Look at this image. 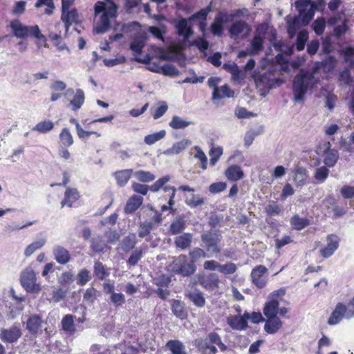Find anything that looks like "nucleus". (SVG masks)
Here are the masks:
<instances>
[{
    "label": "nucleus",
    "mask_w": 354,
    "mask_h": 354,
    "mask_svg": "<svg viewBox=\"0 0 354 354\" xmlns=\"http://www.w3.org/2000/svg\"><path fill=\"white\" fill-rule=\"evenodd\" d=\"M285 295L283 289L272 292L263 308V315L267 318L264 324V330L268 334L277 333L283 326V322L277 316L284 317L290 310L288 307H279V301Z\"/></svg>",
    "instance_id": "obj_1"
},
{
    "label": "nucleus",
    "mask_w": 354,
    "mask_h": 354,
    "mask_svg": "<svg viewBox=\"0 0 354 354\" xmlns=\"http://www.w3.org/2000/svg\"><path fill=\"white\" fill-rule=\"evenodd\" d=\"M104 1H97L94 6L95 15L98 17L94 31L97 34L108 32L113 26L114 30H116L119 26L117 22L118 5L113 0Z\"/></svg>",
    "instance_id": "obj_2"
},
{
    "label": "nucleus",
    "mask_w": 354,
    "mask_h": 354,
    "mask_svg": "<svg viewBox=\"0 0 354 354\" xmlns=\"http://www.w3.org/2000/svg\"><path fill=\"white\" fill-rule=\"evenodd\" d=\"M315 77L313 73L301 71L293 80L292 90L296 101L302 100L308 89L313 85Z\"/></svg>",
    "instance_id": "obj_3"
},
{
    "label": "nucleus",
    "mask_w": 354,
    "mask_h": 354,
    "mask_svg": "<svg viewBox=\"0 0 354 354\" xmlns=\"http://www.w3.org/2000/svg\"><path fill=\"white\" fill-rule=\"evenodd\" d=\"M222 238L221 233L218 230H210L201 234V241L209 257L221 253Z\"/></svg>",
    "instance_id": "obj_4"
},
{
    "label": "nucleus",
    "mask_w": 354,
    "mask_h": 354,
    "mask_svg": "<svg viewBox=\"0 0 354 354\" xmlns=\"http://www.w3.org/2000/svg\"><path fill=\"white\" fill-rule=\"evenodd\" d=\"M353 317L354 305L351 304V301H349L347 306L342 302H338L328 319V324L330 326L336 325L344 317L351 319Z\"/></svg>",
    "instance_id": "obj_5"
},
{
    "label": "nucleus",
    "mask_w": 354,
    "mask_h": 354,
    "mask_svg": "<svg viewBox=\"0 0 354 354\" xmlns=\"http://www.w3.org/2000/svg\"><path fill=\"white\" fill-rule=\"evenodd\" d=\"M174 272L183 277H189L196 270V266L185 254H180L174 261Z\"/></svg>",
    "instance_id": "obj_6"
},
{
    "label": "nucleus",
    "mask_w": 354,
    "mask_h": 354,
    "mask_svg": "<svg viewBox=\"0 0 354 354\" xmlns=\"http://www.w3.org/2000/svg\"><path fill=\"white\" fill-rule=\"evenodd\" d=\"M36 281V274L32 268L27 267L21 272L20 282L28 292L38 293L40 292L41 286Z\"/></svg>",
    "instance_id": "obj_7"
},
{
    "label": "nucleus",
    "mask_w": 354,
    "mask_h": 354,
    "mask_svg": "<svg viewBox=\"0 0 354 354\" xmlns=\"http://www.w3.org/2000/svg\"><path fill=\"white\" fill-rule=\"evenodd\" d=\"M268 271V268L263 265L257 266L252 270V282L258 288H263L266 286Z\"/></svg>",
    "instance_id": "obj_8"
},
{
    "label": "nucleus",
    "mask_w": 354,
    "mask_h": 354,
    "mask_svg": "<svg viewBox=\"0 0 354 354\" xmlns=\"http://www.w3.org/2000/svg\"><path fill=\"white\" fill-rule=\"evenodd\" d=\"M250 32V26L243 20H239L234 22L229 28V34L232 38L239 37L245 38Z\"/></svg>",
    "instance_id": "obj_9"
},
{
    "label": "nucleus",
    "mask_w": 354,
    "mask_h": 354,
    "mask_svg": "<svg viewBox=\"0 0 354 354\" xmlns=\"http://www.w3.org/2000/svg\"><path fill=\"white\" fill-rule=\"evenodd\" d=\"M199 284L206 290L213 291L218 288L220 280L216 273H209L198 276Z\"/></svg>",
    "instance_id": "obj_10"
},
{
    "label": "nucleus",
    "mask_w": 354,
    "mask_h": 354,
    "mask_svg": "<svg viewBox=\"0 0 354 354\" xmlns=\"http://www.w3.org/2000/svg\"><path fill=\"white\" fill-rule=\"evenodd\" d=\"M21 330L17 326L0 330V339L4 343L13 344L21 337Z\"/></svg>",
    "instance_id": "obj_11"
},
{
    "label": "nucleus",
    "mask_w": 354,
    "mask_h": 354,
    "mask_svg": "<svg viewBox=\"0 0 354 354\" xmlns=\"http://www.w3.org/2000/svg\"><path fill=\"white\" fill-rule=\"evenodd\" d=\"M75 316L71 314L65 315L60 323V330L67 337H74L77 333V328L75 324Z\"/></svg>",
    "instance_id": "obj_12"
},
{
    "label": "nucleus",
    "mask_w": 354,
    "mask_h": 354,
    "mask_svg": "<svg viewBox=\"0 0 354 354\" xmlns=\"http://www.w3.org/2000/svg\"><path fill=\"white\" fill-rule=\"evenodd\" d=\"M327 244L319 251L324 258H328L333 254L339 247V239L334 234H330L326 237Z\"/></svg>",
    "instance_id": "obj_13"
},
{
    "label": "nucleus",
    "mask_w": 354,
    "mask_h": 354,
    "mask_svg": "<svg viewBox=\"0 0 354 354\" xmlns=\"http://www.w3.org/2000/svg\"><path fill=\"white\" fill-rule=\"evenodd\" d=\"M249 319V313L245 312L243 315H232L227 317L228 325L234 330H242L245 329Z\"/></svg>",
    "instance_id": "obj_14"
},
{
    "label": "nucleus",
    "mask_w": 354,
    "mask_h": 354,
    "mask_svg": "<svg viewBox=\"0 0 354 354\" xmlns=\"http://www.w3.org/2000/svg\"><path fill=\"white\" fill-rule=\"evenodd\" d=\"M325 149L323 153V162L326 167H333L339 159V153L337 150L330 149V142L324 144Z\"/></svg>",
    "instance_id": "obj_15"
},
{
    "label": "nucleus",
    "mask_w": 354,
    "mask_h": 354,
    "mask_svg": "<svg viewBox=\"0 0 354 354\" xmlns=\"http://www.w3.org/2000/svg\"><path fill=\"white\" fill-rule=\"evenodd\" d=\"M80 195L76 188L66 187L64 192V198L61 201V207L68 206L72 207L75 202L79 200Z\"/></svg>",
    "instance_id": "obj_16"
},
{
    "label": "nucleus",
    "mask_w": 354,
    "mask_h": 354,
    "mask_svg": "<svg viewBox=\"0 0 354 354\" xmlns=\"http://www.w3.org/2000/svg\"><path fill=\"white\" fill-rule=\"evenodd\" d=\"M272 75L271 73H264L258 75L255 78L257 86L262 90L271 88L274 84V79L272 78Z\"/></svg>",
    "instance_id": "obj_17"
},
{
    "label": "nucleus",
    "mask_w": 354,
    "mask_h": 354,
    "mask_svg": "<svg viewBox=\"0 0 354 354\" xmlns=\"http://www.w3.org/2000/svg\"><path fill=\"white\" fill-rule=\"evenodd\" d=\"M143 201L144 199L141 196L136 194L131 196L124 207V213L129 214L135 212L141 206Z\"/></svg>",
    "instance_id": "obj_18"
},
{
    "label": "nucleus",
    "mask_w": 354,
    "mask_h": 354,
    "mask_svg": "<svg viewBox=\"0 0 354 354\" xmlns=\"http://www.w3.org/2000/svg\"><path fill=\"white\" fill-rule=\"evenodd\" d=\"M171 310L173 314L178 319L183 320L187 318V311L184 303L178 299H172Z\"/></svg>",
    "instance_id": "obj_19"
},
{
    "label": "nucleus",
    "mask_w": 354,
    "mask_h": 354,
    "mask_svg": "<svg viewBox=\"0 0 354 354\" xmlns=\"http://www.w3.org/2000/svg\"><path fill=\"white\" fill-rule=\"evenodd\" d=\"M70 123L75 125L77 135L78 138L82 140H86L91 135H94L96 138L101 136V133L94 131H86L84 130L76 118H72L69 120Z\"/></svg>",
    "instance_id": "obj_20"
},
{
    "label": "nucleus",
    "mask_w": 354,
    "mask_h": 354,
    "mask_svg": "<svg viewBox=\"0 0 354 354\" xmlns=\"http://www.w3.org/2000/svg\"><path fill=\"white\" fill-rule=\"evenodd\" d=\"M55 259L59 264H66L71 260L69 251L61 245H57L53 249Z\"/></svg>",
    "instance_id": "obj_21"
},
{
    "label": "nucleus",
    "mask_w": 354,
    "mask_h": 354,
    "mask_svg": "<svg viewBox=\"0 0 354 354\" xmlns=\"http://www.w3.org/2000/svg\"><path fill=\"white\" fill-rule=\"evenodd\" d=\"M10 26L15 37L26 39L27 26L24 25L19 19H14L10 21Z\"/></svg>",
    "instance_id": "obj_22"
},
{
    "label": "nucleus",
    "mask_w": 354,
    "mask_h": 354,
    "mask_svg": "<svg viewBox=\"0 0 354 354\" xmlns=\"http://www.w3.org/2000/svg\"><path fill=\"white\" fill-rule=\"evenodd\" d=\"M79 15L76 8H73L68 12L62 13L61 19L65 24L66 31L73 24H77Z\"/></svg>",
    "instance_id": "obj_23"
},
{
    "label": "nucleus",
    "mask_w": 354,
    "mask_h": 354,
    "mask_svg": "<svg viewBox=\"0 0 354 354\" xmlns=\"http://www.w3.org/2000/svg\"><path fill=\"white\" fill-rule=\"evenodd\" d=\"M225 175L228 180L237 181L243 178L244 174L240 166L232 165L226 169Z\"/></svg>",
    "instance_id": "obj_24"
},
{
    "label": "nucleus",
    "mask_w": 354,
    "mask_h": 354,
    "mask_svg": "<svg viewBox=\"0 0 354 354\" xmlns=\"http://www.w3.org/2000/svg\"><path fill=\"white\" fill-rule=\"evenodd\" d=\"M234 92L227 85L225 84L221 87L216 88L212 93V100H221L224 97H232Z\"/></svg>",
    "instance_id": "obj_25"
},
{
    "label": "nucleus",
    "mask_w": 354,
    "mask_h": 354,
    "mask_svg": "<svg viewBox=\"0 0 354 354\" xmlns=\"http://www.w3.org/2000/svg\"><path fill=\"white\" fill-rule=\"evenodd\" d=\"M35 38L37 39L38 43L46 44L47 39L44 36L37 25L35 26H27V31L26 38Z\"/></svg>",
    "instance_id": "obj_26"
},
{
    "label": "nucleus",
    "mask_w": 354,
    "mask_h": 354,
    "mask_svg": "<svg viewBox=\"0 0 354 354\" xmlns=\"http://www.w3.org/2000/svg\"><path fill=\"white\" fill-rule=\"evenodd\" d=\"M41 319L37 315H30L26 322V328L31 334H37L41 326Z\"/></svg>",
    "instance_id": "obj_27"
},
{
    "label": "nucleus",
    "mask_w": 354,
    "mask_h": 354,
    "mask_svg": "<svg viewBox=\"0 0 354 354\" xmlns=\"http://www.w3.org/2000/svg\"><path fill=\"white\" fill-rule=\"evenodd\" d=\"M186 222L183 216H178L171 222L169 231L172 235L181 233L185 228Z\"/></svg>",
    "instance_id": "obj_28"
},
{
    "label": "nucleus",
    "mask_w": 354,
    "mask_h": 354,
    "mask_svg": "<svg viewBox=\"0 0 354 354\" xmlns=\"http://www.w3.org/2000/svg\"><path fill=\"white\" fill-rule=\"evenodd\" d=\"M132 172V169H123L115 171L113 176L116 180L117 185L121 187L125 186L131 178Z\"/></svg>",
    "instance_id": "obj_29"
},
{
    "label": "nucleus",
    "mask_w": 354,
    "mask_h": 354,
    "mask_svg": "<svg viewBox=\"0 0 354 354\" xmlns=\"http://www.w3.org/2000/svg\"><path fill=\"white\" fill-rule=\"evenodd\" d=\"M225 16L222 13L217 15L213 23L210 26V30L214 35L220 36L223 31V24L225 23Z\"/></svg>",
    "instance_id": "obj_30"
},
{
    "label": "nucleus",
    "mask_w": 354,
    "mask_h": 354,
    "mask_svg": "<svg viewBox=\"0 0 354 354\" xmlns=\"http://www.w3.org/2000/svg\"><path fill=\"white\" fill-rule=\"evenodd\" d=\"M84 100L85 95L84 91L80 88L77 89L73 99L70 101L69 104L71 106V109L73 111H78L84 103Z\"/></svg>",
    "instance_id": "obj_31"
},
{
    "label": "nucleus",
    "mask_w": 354,
    "mask_h": 354,
    "mask_svg": "<svg viewBox=\"0 0 354 354\" xmlns=\"http://www.w3.org/2000/svg\"><path fill=\"white\" fill-rule=\"evenodd\" d=\"M73 137L68 128H63L59 135V147H68L73 145Z\"/></svg>",
    "instance_id": "obj_32"
},
{
    "label": "nucleus",
    "mask_w": 354,
    "mask_h": 354,
    "mask_svg": "<svg viewBox=\"0 0 354 354\" xmlns=\"http://www.w3.org/2000/svg\"><path fill=\"white\" fill-rule=\"evenodd\" d=\"M290 223L292 229L295 230H301L310 225V221L307 218L300 217L298 214L293 215Z\"/></svg>",
    "instance_id": "obj_33"
},
{
    "label": "nucleus",
    "mask_w": 354,
    "mask_h": 354,
    "mask_svg": "<svg viewBox=\"0 0 354 354\" xmlns=\"http://www.w3.org/2000/svg\"><path fill=\"white\" fill-rule=\"evenodd\" d=\"M166 347L172 354H187L183 344L177 339L169 340L166 344Z\"/></svg>",
    "instance_id": "obj_34"
},
{
    "label": "nucleus",
    "mask_w": 354,
    "mask_h": 354,
    "mask_svg": "<svg viewBox=\"0 0 354 354\" xmlns=\"http://www.w3.org/2000/svg\"><path fill=\"white\" fill-rule=\"evenodd\" d=\"M308 178L307 170L304 167H299L294 172L293 180L297 187H302L306 183Z\"/></svg>",
    "instance_id": "obj_35"
},
{
    "label": "nucleus",
    "mask_w": 354,
    "mask_h": 354,
    "mask_svg": "<svg viewBox=\"0 0 354 354\" xmlns=\"http://www.w3.org/2000/svg\"><path fill=\"white\" fill-rule=\"evenodd\" d=\"M192 236L189 233H184L175 238L174 243L177 248L185 250L191 245Z\"/></svg>",
    "instance_id": "obj_36"
},
{
    "label": "nucleus",
    "mask_w": 354,
    "mask_h": 354,
    "mask_svg": "<svg viewBox=\"0 0 354 354\" xmlns=\"http://www.w3.org/2000/svg\"><path fill=\"white\" fill-rule=\"evenodd\" d=\"M264 39L259 34L255 35L250 41V54L254 55L263 50Z\"/></svg>",
    "instance_id": "obj_37"
},
{
    "label": "nucleus",
    "mask_w": 354,
    "mask_h": 354,
    "mask_svg": "<svg viewBox=\"0 0 354 354\" xmlns=\"http://www.w3.org/2000/svg\"><path fill=\"white\" fill-rule=\"evenodd\" d=\"M178 35L188 37L192 33V28L188 26L187 21L185 18L180 19L176 25Z\"/></svg>",
    "instance_id": "obj_38"
},
{
    "label": "nucleus",
    "mask_w": 354,
    "mask_h": 354,
    "mask_svg": "<svg viewBox=\"0 0 354 354\" xmlns=\"http://www.w3.org/2000/svg\"><path fill=\"white\" fill-rule=\"evenodd\" d=\"M187 297L198 308H202L205 305V299L203 294L198 290L189 292Z\"/></svg>",
    "instance_id": "obj_39"
},
{
    "label": "nucleus",
    "mask_w": 354,
    "mask_h": 354,
    "mask_svg": "<svg viewBox=\"0 0 354 354\" xmlns=\"http://www.w3.org/2000/svg\"><path fill=\"white\" fill-rule=\"evenodd\" d=\"M54 123L50 120H44L38 122L32 129V131L39 132L40 133H46L51 131L54 128Z\"/></svg>",
    "instance_id": "obj_40"
},
{
    "label": "nucleus",
    "mask_w": 354,
    "mask_h": 354,
    "mask_svg": "<svg viewBox=\"0 0 354 354\" xmlns=\"http://www.w3.org/2000/svg\"><path fill=\"white\" fill-rule=\"evenodd\" d=\"M94 275L100 280H103L109 275L105 266L100 261H95L93 267Z\"/></svg>",
    "instance_id": "obj_41"
},
{
    "label": "nucleus",
    "mask_w": 354,
    "mask_h": 354,
    "mask_svg": "<svg viewBox=\"0 0 354 354\" xmlns=\"http://www.w3.org/2000/svg\"><path fill=\"white\" fill-rule=\"evenodd\" d=\"M212 2L205 8L201 9L199 11L193 14L189 19L190 20H198L200 21H206L207 15L212 11Z\"/></svg>",
    "instance_id": "obj_42"
},
{
    "label": "nucleus",
    "mask_w": 354,
    "mask_h": 354,
    "mask_svg": "<svg viewBox=\"0 0 354 354\" xmlns=\"http://www.w3.org/2000/svg\"><path fill=\"white\" fill-rule=\"evenodd\" d=\"M136 179L142 183L152 182L155 179V175L149 171L138 170L134 173Z\"/></svg>",
    "instance_id": "obj_43"
},
{
    "label": "nucleus",
    "mask_w": 354,
    "mask_h": 354,
    "mask_svg": "<svg viewBox=\"0 0 354 354\" xmlns=\"http://www.w3.org/2000/svg\"><path fill=\"white\" fill-rule=\"evenodd\" d=\"M190 260L195 264L199 259L209 257L207 251L200 248H195L189 253Z\"/></svg>",
    "instance_id": "obj_44"
},
{
    "label": "nucleus",
    "mask_w": 354,
    "mask_h": 354,
    "mask_svg": "<svg viewBox=\"0 0 354 354\" xmlns=\"http://www.w3.org/2000/svg\"><path fill=\"white\" fill-rule=\"evenodd\" d=\"M191 123V122L183 120L179 116L174 115L169 124L173 129H180L187 127Z\"/></svg>",
    "instance_id": "obj_45"
},
{
    "label": "nucleus",
    "mask_w": 354,
    "mask_h": 354,
    "mask_svg": "<svg viewBox=\"0 0 354 354\" xmlns=\"http://www.w3.org/2000/svg\"><path fill=\"white\" fill-rule=\"evenodd\" d=\"M91 279V272L86 268L80 270L76 277L77 283L81 286L86 285Z\"/></svg>",
    "instance_id": "obj_46"
},
{
    "label": "nucleus",
    "mask_w": 354,
    "mask_h": 354,
    "mask_svg": "<svg viewBox=\"0 0 354 354\" xmlns=\"http://www.w3.org/2000/svg\"><path fill=\"white\" fill-rule=\"evenodd\" d=\"M223 68L232 75L233 80H238L240 79L241 71L236 64H224Z\"/></svg>",
    "instance_id": "obj_47"
},
{
    "label": "nucleus",
    "mask_w": 354,
    "mask_h": 354,
    "mask_svg": "<svg viewBox=\"0 0 354 354\" xmlns=\"http://www.w3.org/2000/svg\"><path fill=\"white\" fill-rule=\"evenodd\" d=\"M136 238L134 234L129 235L124 238L122 242V248L124 251L126 252L130 251L133 249L135 245H136Z\"/></svg>",
    "instance_id": "obj_48"
},
{
    "label": "nucleus",
    "mask_w": 354,
    "mask_h": 354,
    "mask_svg": "<svg viewBox=\"0 0 354 354\" xmlns=\"http://www.w3.org/2000/svg\"><path fill=\"white\" fill-rule=\"evenodd\" d=\"M308 39V32L306 30H301L297 37L296 49L301 51L304 49L305 44Z\"/></svg>",
    "instance_id": "obj_49"
},
{
    "label": "nucleus",
    "mask_w": 354,
    "mask_h": 354,
    "mask_svg": "<svg viewBox=\"0 0 354 354\" xmlns=\"http://www.w3.org/2000/svg\"><path fill=\"white\" fill-rule=\"evenodd\" d=\"M265 212L268 216H278L281 212V207L276 201H272L266 207Z\"/></svg>",
    "instance_id": "obj_50"
},
{
    "label": "nucleus",
    "mask_w": 354,
    "mask_h": 354,
    "mask_svg": "<svg viewBox=\"0 0 354 354\" xmlns=\"http://www.w3.org/2000/svg\"><path fill=\"white\" fill-rule=\"evenodd\" d=\"M329 175V169L326 166H322L316 169L314 178L317 183H324Z\"/></svg>",
    "instance_id": "obj_51"
},
{
    "label": "nucleus",
    "mask_w": 354,
    "mask_h": 354,
    "mask_svg": "<svg viewBox=\"0 0 354 354\" xmlns=\"http://www.w3.org/2000/svg\"><path fill=\"white\" fill-rule=\"evenodd\" d=\"M166 135L165 130H161L154 133L149 134L145 137V142L147 145H153L155 142L162 139Z\"/></svg>",
    "instance_id": "obj_52"
},
{
    "label": "nucleus",
    "mask_w": 354,
    "mask_h": 354,
    "mask_svg": "<svg viewBox=\"0 0 354 354\" xmlns=\"http://www.w3.org/2000/svg\"><path fill=\"white\" fill-rule=\"evenodd\" d=\"M164 191L165 192H169V201H168V204H169V207L167 206L166 205H163L162 207H161V211L162 212H165L169 209H172L171 207L174 205V197H175V195H176V189L174 187H170V186H165L164 187Z\"/></svg>",
    "instance_id": "obj_53"
},
{
    "label": "nucleus",
    "mask_w": 354,
    "mask_h": 354,
    "mask_svg": "<svg viewBox=\"0 0 354 354\" xmlns=\"http://www.w3.org/2000/svg\"><path fill=\"white\" fill-rule=\"evenodd\" d=\"M313 29L315 32L321 35L324 33L326 28V20L324 17H319L314 21L312 25Z\"/></svg>",
    "instance_id": "obj_54"
},
{
    "label": "nucleus",
    "mask_w": 354,
    "mask_h": 354,
    "mask_svg": "<svg viewBox=\"0 0 354 354\" xmlns=\"http://www.w3.org/2000/svg\"><path fill=\"white\" fill-rule=\"evenodd\" d=\"M348 20L347 19H344L342 24L341 25L336 26L333 29L334 36L337 39H339L342 35H344L348 30Z\"/></svg>",
    "instance_id": "obj_55"
},
{
    "label": "nucleus",
    "mask_w": 354,
    "mask_h": 354,
    "mask_svg": "<svg viewBox=\"0 0 354 354\" xmlns=\"http://www.w3.org/2000/svg\"><path fill=\"white\" fill-rule=\"evenodd\" d=\"M300 17L299 16H295L292 21H288V33L292 37L293 36L297 30L299 28L300 24Z\"/></svg>",
    "instance_id": "obj_56"
},
{
    "label": "nucleus",
    "mask_w": 354,
    "mask_h": 354,
    "mask_svg": "<svg viewBox=\"0 0 354 354\" xmlns=\"http://www.w3.org/2000/svg\"><path fill=\"white\" fill-rule=\"evenodd\" d=\"M97 290L94 287L87 288L84 294L83 299L88 304H93L97 299Z\"/></svg>",
    "instance_id": "obj_57"
},
{
    "label": "nucleus",
    "mask_w": 354,
    "mask_h": 354,
    "mask_svg": "<svg viewBox=\"0 0 354 354\" xmlns=\"http://www.w3.org/2000/svg\"><path fill=\"white\" fill-rule=\"evenodd\" d=\"M236 266L234 263L228 262L225 264H219L218 272L224 274H234L236 271Z\"/></svg>",
    "instance_id": "obj_58"
},
{
    "label": "nucleus",
    "mask_w": 354,
    "mask_h": 354,
    "mask_svg": "<svg viewBox=\"0 0 354 354\" xmlns=\"http://www.w3.org/2000/svg\"><path fill=\"white\" fill-rule=\"evenodd\" d=\"M169 180V177L168 176H162L158 179L153 184H152L149 187V189L153 192H156L159 191L161 188L164 189V185Z\"/></svg>",
    "instance_id": "obj_59"
},
{
    "label": "nucleus",
    "mask_w": 354,
    "mask_h": 354,
    "mask_svg": "<svg viewBox=\"0 0 354 354\" xmlns=\"http://www.w3.org/2000/svg\"><path fill=\"white\" fill-rule=\"evenodd\" d=\"M205 203L204 198L199 195H193L192 198L186 200V204L191 208H195Z\"/></svg>",
    "instance_id": "obj_60"
},
{
    "label": "nucleus",
    "mask_w": 354,
    "mask_h": 354,
    "mask_svg": "<svg viewBox=\"0 0 354 354\" xmlns=\"http://www.w3.org/2000/svg\"><path fill=\"white\" fill-rule=\"evenodd\" d=\"M153 228L151 222L141 223L139 227L138 236L144 238L149 235Z\"/></svg>",
    "instance_id": "obj_61"
},
{
    "label": "nucleus",
    "mask_w": 354,
    "mask_h": 354,
    "mask_svg": "<svg viewBox=\"0 0 354 354\" xmlns=\"http://www.w3.org/2000/svg\"><path fill=\"white\" fill-rule=\"evenodd\" d=\"M142 257V250L140 249H136L129 257L127 260V263L130 266H135L140 260Z\"/></svg>",
    "instance_id": "obj_62"
},
{
    "label": "nucleus",
    "mask_w": 354,
    "mask_h": 354,
    "mask_svg": "<svg viewBox=\"0 0 354 354\" xmlns=\"http://www.w3.org/2000/svg\"><path fill=\"white\" fill-rule=\"evenodd\" d=\"M299 17H300V19L302 21L301 24L303 26L308 25L313 19L314 15L313 12L310 10H300V12H299Z\"/></svg>",
    "instance_id": "obj_63"
},
{
    "label": "nucleus",
    "mask_w": 354,
    "mask_h": 354,
    "mask_svg": "<svg viewBox=\"0 0 354 354\" xmlns=\"http://www.w3.org/2000/svg\"><path fill=\"white\" fill-rule=\"evenodd\" d=\"M145 46V43L142 39H134L130 44V48L132 51H133L136 54H140L142 51V49Z\"/></svg>",
    "instance_id": "obj_64"
}]
</instances>
